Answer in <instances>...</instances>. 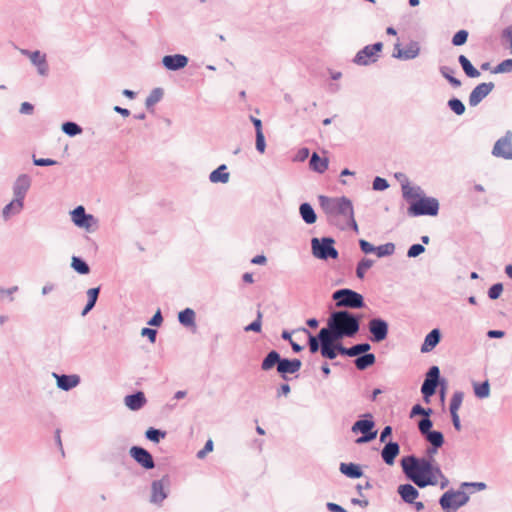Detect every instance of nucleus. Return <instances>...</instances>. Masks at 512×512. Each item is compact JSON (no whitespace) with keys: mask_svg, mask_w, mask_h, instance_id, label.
Returning a JSON list of instances; mask_svg holds the SVG:
<instances>
[{"mask_svg":"<svg viewBox=\"0 0 512 512\" xmlns=\"http://www.w3.org/2000/svg\"><path fill=\"white\" fill-rule=\"evenodd\" d=\"M468 38V32L466 30H459L452 38V43L455 46H461L465 44Z\"/></svg>","mask_w":512,"mask_h":512,"instance_id":"nucleus-48","label":"nucleus"},{"mask_svg":"<svg viewBox=\"0 0 512 512\" xmlns=\"http://www.w3.org/2000/svg\"><path fill=\"white\" fill-rule=\"evenodd\" d=\"M399 451V445L396 442H390L383 448L381 456L386 464L392 465L395 458L398 456Z\"/></svg>","mask_w":512,"mask_h":512,"instance_id":"nucleus-24","label":"nucleus"},{"mask_svg":"<svg viewBox=\"0 0 512 512\" xmlns=\"http://www.w3.org/2000/svg\"><path fill=\"white\" fill-rule=\"evenodd\" d=\"M427 440L436 448L441 447L444 443V438L441 432L431 431L426 435Z\"/></svg>","mask_w":512,"mask_h":512,"instance_id":"nucleus-41","label":"nucleus"},{"mask_svg":"<svg viewBox=\"0 0 512 512\" xmlns=\"http://www.w3.org/2000/svg\"><path fill=\"white\" fill-rule=\"evenodd\" d=\"M72 221L79 227L89 228L91 221L93 220L92 215L85 214V210L82 206H78L71 213Z\"/></svg>","mask_w":512,"mask_h":512,"instance_id":"nucleus-20","label":"nucleus"},{"mask_svg":"<svg viewBox=\"0 0 512 512\" xmlns=\"http://www.w3.org/2000/svg\"><path fill=\"white\" fill-rule=\"evenodd\" d=\"M178 319H179V322L185 326H194L195 325V312L190 308H186L185 310H183L179 313Z\"/></svg>","mask_w":512,"mask_h":512,"instance_id":"nucleus-35","label":"nucleus"},{"mask_svg":"<svg viewBox=\"0 0 512 512\" xmlns=\"http://www.w3.org/2000/svg\"><path fill=\"white\" fill-rule=\"evenodd\" d=\"M502 37L505 40L510 53L512 54V26L507 27L503 31Z\"/></svg>","mask_w":512,"mask_h":512,"instance_id":"nucleus-53","label":"nucleus"},{"mask_svg":"<svg viewBox=\"0 0 512 512\" xmlns=\"http://www.w3.org/2000/svg\"><path fill=\"white\" fill-rule=\"evenodd\" d=\"M332 238H313L311 241L312 252L316 258L327 260L328 258L336 259L338 252L333 246Z\"/></svg>","mask_w":512,"mask_h":512,"instance_id":"nucleus-6","label":"nucleus"},{"mask_svg":"<svg viewBox=\"0 0 512 512\" xmlns=\"http://www.w3.org/2000/svg\"><path fill=\"white\" fill-rule=\"evenodd\" d=\"M398 493L400 494L402 499L407 503H414L415 499L419 495L417 489L410 484L400 485L398 487Z\"/></svg>","mask_w":512,"mask_h":512,"instance_id":"nucleus-26","label":"nucleus"},{"mask_svg":"<svg viewBox=\"0 0 512 512\" xmlns=\"http://www.w3.org/2000/svg\"><path fill=\"white\" fill-rule=\"evenodd\" d=\"M340 471L350 478H359L362 476L361 468L354 463H341Z\"/></svg>","mask_w":512,"mask_h":512,"instance_id":"nucleus-28","label":"nucleus"},{"mask_svg":"<svg viewBox=\"0 0 512 512\" xmlns=\"http://www.w3.org/2000/svg\"><path fill=\"white\" fill-rule=\"evenodd\" d=\"M439 210V203L435 198L421 196L413 201L408 208L411 216L430 215L436 216Z\"/></svg>","mask_w":512,"mask_h":512,"instance_id":"nucleus-4","label":"nucleus"},{"mask_svg":"<svg viewBox=\"0 0 512 512\" xmlns=\"http://www.w3.org/2000/svg\"><path fill=\"white\" fill-rule=\"evenodd\" d=\"M375 356L374 354H365L363 356L358 357L355 360V365L357 369L364 370L367 367L373 365L375 363Z\"/></svg>","mask_w":512,"mask_h":512,"instance_id":"nucleus-37","label":"nucleus"},{"mask_svg":"<svg viewBox=\"0 0 512 512\" xmlns=\"http://www.w3.org/2000/svg\"><path fill=\"white\" fill-rule=\"evenodd\" d=\"M512 71V59H507L502 61L499 65H497L494 69V73H505Z\"/></svg>","mask_w":512,"mask_h":512,"instance_id":"nucleus-51","label":"nucleus"},{"mask_svg":"<svg viewBox=\"0 0 512 512\" xmlns=\"http://www.w3.org/2000/svg\"><path fill=\"white\" fill-rule=\"evenodd\" d=\"M395 246L393 243H387L378 247H375V253L378 257L389 256L394 253Z\"/></svg>","mask_w":512,"mask_h":512,"instance_id":"nucleus-44","label":"nucleus"},{"mask_svg":"<svg viewBox=\"0 0 512 512\" xmlns=\"http://www.w3.org/2000/svg\"><path fill=\"white\" fill-rule=\"evenodd\" d=\"M213 451V441L211 439H209L204 448L201 449L200 451H198L197 453V457L199 459H203L208 453L212 452Z\"/></svg>","mask_w":512,"mask_h":512,"instance_id":"nucleus-57","label":"nucleus"},{"mask_svg":"<svg viewBox=\"0 0 512 512\" xmlns=\"http://www.w3.org/2000/svg\"><path fill=\"white\" fill-rule=\"evenodd\" d=\"M388 188V182L381 177H376L373 181V189L374 190H385Z\"/></svg>","mask_w":512,"mask_h":512,"instance_id":"nucleus-59","label":"nucleus"},{"mask_svg":"<svg viewBox=\"0 0 512 512\" xmlns=\"http://www.w3.org/2000/svg\"><path fill=\"white\" fill-rule=\"evenodd\" d=\"M402 192H403V197L406 200L410 201L411 203L413 201L418 200L421 197L420 188L413 187L409 183L402 185Z\"/></svg>","mask_w":512,"mask_h":512,"instance_id":"nucleus-30","label":"nucleus"},{"mask_svg":"<svg viewBox=\"0 0 512 512\" xmlns=\"http://www.w3.org/2000/svg\"><path fill=\"white\" fill-rule=\"evenodd\" d=\"M21 52L22 54L27 55L31 62L37 66L40 74L45 75L47 73L48 65L44 54H41L39 51L29 52L27 50H22Z\"/></svg>","mask_w":512,"mask_h":512,"instance_id":"nucleus-19","label":"nucleus"},{"mask_svg":"<svg viewBox=\"0 0 512 512\" xmlns=\"http://www.w3.org/2000/svg\"><path fill=\"white\" fill-rule=\"evenodd\" d=\"M261 325H262V312L258 311L256 320L254 322H252L251 324H249L248 326H246L245 331L246 332L254 331V332L259 333L261 331Z\"/></svg>","mask_w":512,"mask_h":512,"instance_id":"nucleus-49","label":"nucleus"},{"mask_svg":"<svg viewBox=\"0 0 512 512\" xmlns=\"http://www.w3.org/2000/svg\"><path fill=\"white\" fill-rule=\"evenodd\" d=\"M318 339L321 342V354L323 357L328 359H334L336 357V348L333 343L336 339L330 336V333L325 328H322L319 332Z\"/></svg>","mask_w":512,"mask_h":512,"instance_id":"nucleus-11","label":"nucleus"},{"mask_svg":"<svg viewBox=\"0 0 512 512\" xmlns=\"http://www.w3.org/2000/svg\"><path fill=\"white\" fill-rule=\"evenodd\" d=\"M401 465L406 476L421 488L437 485L439 479L444 478L439 467L430 459L408 456L402 459Z\"/></svg>","mask_w":512,"mask_h":512,"instance_id":"nucleus-1","label":"nucleus"},{"mask_svg":"<svg viewBox=\"0 0 512 512\" xmlns=\"http://www.w3.org/2000/svg\"><path fill=\"white\" fill-rule=\"evenodd\" d=\"M494 88V83H481L477 85L469 96V105H478Z\"/></svg>","mask_w":512,"mask_h":512,"instance_id":"nucleus-14","label":"nucleus"},{"mask_svg":"<svg viewBox=\"0 0 512 512\" xmlns=\"http://www.w3.org/2000/svg\"><path fill=\"white\" fill-rule=\"evenodd\" d=\"M418 47L414 46L412 47L411 49L407 50V51H400L398 52V57H404L406 59H411V58H414L417 56L418 54Z\"/></svg>","mask_w":512,"mask_h":512,"instance_id":"nucleus-58","label":"nucleus"},{"mask_svg":"<svg viewBox=\"0 0 512 512\" xmlns=\"http://www.w3.org/2000/svg\"><path fill=\"white\" fill-rule=\"evenodd\" d=\"M468 501V496L462 491H447L440 498V505L446 512H455Z\"/></svg>","mask_w":512,"mask_h":512,"instance_id":"nucleus-7","label":"nucleus"},{"mask_svg":"<svg viewBox=\"0 0 512 512\" xmlns=\"http://www.w3.org/2000/svg\"><path fill=\"white\" fill-rule=\"evenodd\" d=\"M166 498L164 485L161 481H155L152 484L151 501L153 503H161Z\"/></svg>","mask_w":512,"mask_h":512,"instance_id":"nucleus-29","label":"nucleus"},{"mask_svg":"<svg viewBox=\"0 0 512 512\" xmlns=\"http://www.w3.org/2000/svg\"><path fill=\"white\" fill-rule=\"evenodd\" d=\"M125 405L133 411L141 409L146 404V398L143 392L139 391L124 398Z\"/></svg>","mask_w":512,"mask_h":512,"instance_id":"nucleus-21","label":"nucleus"},{"mask_svg":"<svg viewBox=\"0 0 512 512\" xmlns=\"http://www.w3.org/2000/svg\"><path fill=\"white\" fill-rule=\"evenodd\" d=\"M62 129L66 134H68L70 136H75L77 134H80L82 131L81 128L76 123H73V122L64 123L62 126Z\"/></svg>","mask_w":512,"mask_h":512,"instance_id":"nucleus-46","label":"nucleus"},{"mask_svg":"<svg viewBox=\"0 0 512 512\" xmlns=\"http://www.w3.org/2000/svg\"><path fill=\"white\" fill-rule=\"evenodd\" d=\"M24 207V201L15 198L8 203L2 210V217L4 220H8L10 217L19 214Z\"/></svg>","mask_w":512,"mask_h":512,"instance_id":"nucleus-23","label":"nucleus"},{"mask_svg":"<svg viewBox=\"0 0 512 512\" xmlns=\"http://www.w3.org/2000/svg\"><path fill=\"white\" fill-rule=\"evenodd\" d=\"M374 262L371 259H362L357 266L356 275L358 278L363 279L366 272L373 266Z\"/></svg>","mask_w":512,"mask_h":512,"instance_id":"nucleus-39","label":"nucleus"},{"mask_svg":"<svg viewBox=\"0 0 512 512\" xmlns=\"http://www.w3.org/2000/svg\"><path fill=\"white\" fill-rule=\"evenodd\" d=\"M432 412L431 409H424L423 407H421L419 404L415 405L413 408H412V411H411V416H414V415H425V416H429L430 413Z\"/></svg>","mask_w":512,"mask_h":512,"instance_id":"nucleus-61","label":"nucleus"},{"mask_svg":"<svg viewBox=\"0 0 512 512\" xmlns=\"http://www.w3.org/2000/svg\"><path fill=\"white\" fill-rule=\"evenodd\" d=\"M162 321H163V318H162L161 312H160V310H158L148 323H149V325L160 326Z\"/></svg>","mask_w":512,"mask_h":512,"instance_id":"nucleus-64","label":"nucleus"},{"mask_svg":"<svg viewBox=\"0 0 512 512\" xmlns=\"http://www.w3.org/2000/svg\"><path fill=\"white\" fill-rule=\"evenodd\" d=\"M503 291V286L500 283L494 284L490 287L488 295L491 299H497Z\"/></svg>","mask_w":512,"mask_h":512,"instance_id":"nucleus-52","label":"nucleus"},{"mask_svg":"<svg viewBox=\"0 0 512 512\" xmlns=\"http://www.w3.org/2000/svg\"><path fill=\"white\" fill-rule=\"evenodd\" d=\"M494 156L512 159V133L508 132L504 137L499 139L492 151Z\"/></svg>","mask_w":512,"mask_h":512,"instance_id":"nucleus-12","label":"nucleus"},{"mask_svg":"<svg viewBox=\"0 0 512 512\" xmlns=\"http://www.w3.org/2000/svg\"><path fill=\"white\" fill-rule=\"evenodd\" d=\"M464 399V393L461 391H456L453 393L451 401H450V413L451 415L458 414V411L462 405Z\"/></svg>","mask_w":512,"mask_h":512,"instance_id":"nucleus-36","label":"nucleus"},{"mask_svg":"<svg viewBox=\"0 0 512 512\" xmlns=\"http://www.w3.org/2000/svg\"><path fill=\"white\" fill-rule=\"evenodd\" d=\"M382 48L383 44L381 42L365 46L356 54L354 63L365 66L376 62L379 56L378 54L381 52Z\"/></svg>","mask_w":512,"mask_h":512,"instance_id":"nucleus-8","label":"nucleus"},{"mask_svg":"<svg viewBox=\"0 0 512 512\" xmlns=\"http://www.w3.org/2000/svg\"><path fill=\"white\" fill-rule=\"evenodd\" d=\"M53 375L57 380V386L62 390H70L80 382V378L77 375H57L55 373Z\"/></svg>","mask_w":512,"mask_h":512,"instance_id":"nucleus-22","label":"nucleus"},{"mask_svg":"<svg viewBox=\"0 0 512 512\" xmlns=\"http://www.w3.org/2000/svg\"><path fill=\"white\" fill-rule=\"evenodd\" d=\"M71 266L80 274H88L90 269L89 266L80 258L72 257Z\"/></svg>","mask_w":512,"mask_h":512,"instance_id":"nucleus-42","label":"nucleus"},{"mask_svg":"<svg viewBox=\"0 0 512 512\" xmlns=\"http://www.w3.org/2000/svg\"><path fill=\"white\" fill-rule=\"evenodd\" d=\"M130 455L144 468L152 469L154 467L151 454L144 448L133 446L130 449Z\"/></svg>","mask_w":512,"mask_h":512,"instance_id":"nucleus-15","label":"nucleus"},{"mask_svg":"<svg viewBox=\"0 0 512 512\" xmlns=\"http://www.w3.org/2000/svg\"><path fill=\"white\" fill-rule=\"evenodd\" d=\"M330 336L336 340L347 336L351 337L359 330V321L348 311H338L328 320V328H325Z\"/></svg>","mask_w":512,"mask_h":512,"instance_id":"nucleus-3","label":"nucleus"},{"mask_svg":"<svg viewBox=\"0 0 512 512\" xmlns=\"http://www.w3.org/2000/svg\"><path fill=\"white\" fill-rule=\"evenodd\" d=\"M440 331L433 329L429 334L426 335L424 343L421 346V352L427 353L432 351L440 341Z\"/></svg>","mask_w":512,"mask_h":512,"instance_id":"nucleus-25","label":"nucleus"},{"mask_svg":"<svg viewBox=\"0 0 512 512\" xmlns=\"http://www.w3.org/2000/svg\"><path fill=\"white\" fill-rule=\"evenodd\" d=\"M163 65L168 70H178L184 68L188 63V58L184 55L176 54V55H167L164 56Z\"/></svg>","mask_w":512,"mask_h":512,"instance_id":"nucleus-18","label":"nucleus"},{"mask_svg":"<svg viewBox=\"0 0 512 512\" xmlns=\"http://www.w3.org/2000/svg\"><path fill=\"white\" fill-rule=\"evenodd\" d=\"M369 331L372 334V341L381 342L388 334V324L382 319H372L369 322Z\"/></svg>","mask_w":512,"mask_h":512,"instance_id":"nucleus-13","label":"nucleus"},{"mask_svg":"<svg viewBox=\"0 0 512 512\" xmlns=\"http://www.w3.org/2000/svg\"><path fill=\"white\" fill-rule=\"evenodd\" d=\"M373 428L374 422L372 420L364 419L356 421L352 426V431L354 433L361 432L364 434L356 440V443L362 444L375 439L377 431H372Z\"/></svg>","mask_w":512,"mask_h":512,"instance_id":"nucleus-10","label":"nucleus"},{"mask_svg":"<svg viewBox=\"0 0 512 512\" xmlns=\"http://www.w3.org/2000/svg\"><path fill=\"white\" fill-rule=\"evenodd\" d=\"M369 349H370V345L368 343L357 344L355 346L348 348L347 355L351 356V357L357 356L361 353L367 352Z\"/></svg>","mask_w":512,"mask_h":512,"instance_id":"nucleus-45","label":"nucleus"},{"mask_svg":"<svg viewBox=\"0 0 512 512\" xmlns=\"http://www.w3.org/2000/svg\"><path fill=\"white\" fill-rule=\"evenodd\" d=\"M142 336H147L151 343H154L156 340V330L150 328H143L141 331Z\"/></svg>","mask_w":512,"mask_h":512,"instance_id":"nucleus-63","label":"nucleus"},{"mask_svg":"<svg viewBox=\"0 0 512 512\" xmlns=\"http://www.w3.org/2000/svg\"><path fill=\"white\" fill-rule=\"evenodd\" d=\"M474 392L475 395L479 398H485L489 396L490 393V387L488 381H485L481 384L475 383L474 384Z\"/></svg>","mask_w":512,"mask_h":512,"instance_id":"nucleus-43","label":"nucleus"},{"mask_svg":"<svg viewBox=\"0 0 512 512\" xmlns=\"http://www.w3.org/2000/svg\"><path fill=\"white\" fill-rule=\"evenodd\" d=\"M265 147H266V145H265L264 134L263 133L256 134V149L260 153H264Z\"/></svg>","mask_w":512,"mask_h":512,"instance_id":"nucleus-60","label":"nucleus"},{"mask_svg":"<svg viewBox=\"0 0 512 512\" xmlns=\"http://www.w3.org/2000/svg\"><path fill=\"white\" fill-rule=\"evenodd\" d=\"M280 355L276 351H271L263 360L261 364V368L264 371H268L272 369L276 364L279 365Z\"/></svg>","mask_w":512,"mask_h":512,"instance_id":"nucleus-33","label":"nucleus"},{"mask_svg":"<svg viewBox=\"0 0 512 512\" xmlns=\"http://www.w3.org/2000/svg\"><path fill=\"white\" fill-rule=\"evenodd\" d=\"M303 331H304L305 333H307V334H308V336H309V348H310V351H311L312 353L317 352V351H318V349H319L318 339H317L316 337H314L313 335H311V333H310L308 330L303 329Z\"/></svg>","mask_w":512,"mask_h":512,"instance_id":"nucleus-55","label":"nucleus"},{"mask_svg":"<svg viewBox=\"0 0 512 512\" xmlns=\"http://www.w3.org/2000/svg\"><path fill=\"white\" fill-rule=\"evenodd\" d=\"M459 63L461 64L465 74L470 78H477L480 72L471 64L467 57L464 55L459 56Z\"/></svg>","mask_w":512,"mask_h":512,"instance_id":"nucleus-32","label":"nucleus"},{"mask_svg":"<svg viewBox=\"0 0 512 512\" xmlns=\"http://www.w3.org/2000/svg\"><path fill=\"white\" fill-rule=\"evenodd\" d=\"M99 290H100V288L97 287V288H90L87 291L88 303L86 304V306L82 312L83 315L88 313L94 307V305L97 301L98 295H99Z\"/></svg>","mask_w":512,"mask_h":512,"instance_id":"nucleus-38","label":"nucleus"},{"mask_svg":"<svg viewBox=\"0 0 512 512\" xmlns=\"http://www.w3.org/2000/svg\"><path fill=\"white\" fill-rule=\"evenodd\" d=\"M448 105L457 115H462L465 111V106L459 99L454 98L449 100Z\"/></svg>","mask_w":512,"mask_h":512,"instance_id":"nucleus-47","label":"nucleus"},{"mask_svg":"<svg viewBox=\"0 0 512 512\" xmlns=\"http://www.w3.org/2000/svg\"><path fill=\"white\" fill-rule=\"evenodd\" d=\"M302 363L299 359H281L277 371L285 378L286 374H294L300 370Z\"/></svg>","mask_w":512,"mask_h":512,"instance_id":"nucleus-17","label":"nucleus"},{"mask_svg":"<svg viewBox=\"0 0 512 512\" xmlns=\"http://www.w3.org/2000/svg\"><path fill=\"white\" fill-rule=\"evenodd\" d=\"M300 214L307 224H313L316 222V214L310 204L303 203L300 206Z\"/></svg>","mask_w":512,"mask_h":512,"instance_id":"nucleus-34","label":"nucleus"},{"mask_svg":"<svg viewBox=\"0 0 512 512\" xmlns=\"http://www.w3.org/2000/svg\"><path fill=\"white\" fill-rule=\"evenodd\" d=\"M439 374L440 371L437 366H432L426 374V378L421 387V392L426 402H429V397L435 394L438 385Z\"/></svg>","mask_w":512,"mask_h":512,"instance_id":"nucleus-9","label":"nucleus"},{"mask_svg":"<svg viewBox=\"0 0 512 512\" xmlns=\"http://www.w3.org/2000/svg\"><path fill=\"white\" fill-rule=\"evenodd\" d=\"M359 244H360V248L361 250L364 252V253H372V252H375V247L370 244L368 241L366 240H360L359 241Z\"/></svg>","mask_w":512,"mask_h":512,"instance_id":"nucleus-62","label":"nucleus"},{"mask_svg":"<svg viewBox=\"0 0 512 512\" xmlns=\"http://www.w3.org/2000/svg\"><path fill=\"white\" fill-rule=\"evenodd\" d=\"M226 165H220L217 169L211 172L209 179L212 183H227L230 178V174L226 171Z\"/></svg>","mask_w":512,"mask_h":512,"instance_id":"nucleus-27","label":"nucleus"},{"mask_svg":"<svg viewBox=\"0 0 512 512\" xmlns=\"http://www.w3.org/2000/svg\"><path fill=\"white\" fill-rule=\"evenodd\" d=\"M333 299L337 307L362 308L364 306L362 295L350 289L336 291Z\"/></svg>","mask_w":512,"mask_h":512,"instance_id":"nucleus-5","label":"nucleus"},{"mask_svg":"<svg viewBox=\"0 0 512 512\" xmlns=\"http://www.w3.org/2000/svg\"><path fill=\"white\" fill-rule=\"evenodd\" d=\"M319 202L330 223L342 230L352 227L358 231L353 205L348 198L319 196Z\"/></svg>","mask_w":512,"mask_h":512,"instance_id":"nucleus-2","label":"nucleus"},{"mask_svg":"<svg viewBox=\"0 0 512 512\" xmlns=\"http://www.w3.org/2000/svg\"><path fill=\"white\" fill-rule=\"evenodd\" d=\"M146 437L153 442H159L161 438L165 437V432L154 428H149L146 431Z\"/></svg>","mask_w":512,"mask_h":512,"instance_id":"nucleus-50","label":"nucleus"},{"mask_svg":"<svg viewBox=\"0 0 512 512\" xmlns=\"http://www.w3.org/2000/svg\"><path fill=\"white\" fill-rule=\"evenodd\" d=\"M163 91L160 88L154 89L146 99V107L152 108L157 102L161 100Z\"/></svg>","mask_w":512,"mask_h":512,"instance_id":"nucleus-40","label":"nucleus"},{"mask_svg":"<svg viewBox=\"0 0 512 512\" xmlns=\"http://www.w3.org/2000/svg\"><path fill=\"white\" fill-rule=\"evenodd\" d=\"M31 185L29 176L23 174L20 175L14 183L13 193L14 197L24 201L26 193L28 192Z\"/></svg>","mask_w":512,"mask_h":512,"instance_id":"nucleus-16","label":"nucleus"},{"mask_svg":"<svg viewBox=\"0 0 512 512\" xmlns=\"http://www.w3.org/2000/svg\"><path fill=\"white\" fill-rule=\"evenodd\" d=\"M425 251L424 246L421 244H414L408 250V257H417Z\"/></svg>","mask_w":512,"mask_h":512,"instance_id":"nucleus-54","label":"nucleus"},{"mask_svg":"<svg viewBox=\"0 0 512 512\" xmlns=\"http://www.w3.org/2000/svg\"><path fill=\"white\" fill-rule=\"evenodd\" d=\"M432 427V422L430 419L428 418H425V419H422L420 422H419V430L422 434H425L427 435L430 431Z\"/></svg>","mask_w":512,"mask_h":512,"instance_id":"nucleus-56","label":"nucleus"},{"mask_svg":"<svg viewBox=\"0 0 512 512\" xmlns=\"http://www.w3.org/2000/svg\"><path fill=\"white\" fill-rule=\"evenodd\" d=\"M310 166L314 171L323 173L328 168V159L321 158L318 156L317 153H313V155L310 159Z\"/></svg>","mask_w":512,"mask_h":512,"instance_id":"nucleus-31","label":"nucleus"}]
</instances>
